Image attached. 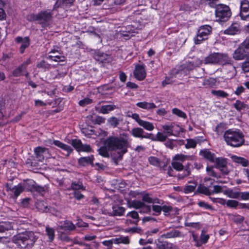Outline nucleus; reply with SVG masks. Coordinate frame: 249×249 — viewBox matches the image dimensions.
Here are the masks:
<instances>
[{
	"label": "nucleus",
	"mask_w": 249,
	"mask_h": 249,
	"mask_svg": "<svg viewBox=\"0 0 249 249\" xmlns=\"http://www.w3.org/2000/svg\"><path fill=\"white\" fill-rule=\"evenodd\" d=\"M123 137H109L105 142L104 146L101 147L99 149V154L104 157H108L109 154L108 150L112 151L118 150V157L115 159L116 164H117V160L122 159L123 156L127 152V148L129 145L128 141V134L124 133Z\"/></svg>",
	"instance_id": "1"
},
{
	"label": "nucleus",
	"mask_w": 249,
	"mask_h": 249,
	"mask_svg": "<svg viewBox=\"0 0 249 249\" xmlns=\"http://www.w3.org/2000/svg\"><path fill=\"white\" fill-rule=\"evenodd\" d=\"M223 138L228 145L239 147L245 143V136L242 131L237 128H230L226 130Z\"/></svg>",
	"instance_id": "2"
},
{
	"label": "nucleus",
	"mask_w": 249,
	"mask_h": 249,
	"mask_svg": "<svg viewBox=\"0 0 249 249\" xmlns=\"http://www.w3.org/2000/svg\"><path fill=\"white\" fill-rule=\"evenodd\" d=\"M36 236L31 231L18 233L13 237V242L21 249H31L37 239Z\"/></svg>",
	"instance_id": "3"
},
{
	"label": "nucleus",
	"mask_w": 249,
	"mask_h": 249,
	"mask_svg": "<svg viewBox=\"0 0 249 249\" xmlns=\"http://www.w3.org/2000/svg\"><path fill=\"white\" fill-rule=\"evenodd\" d=\"M214 14L217 22L225 23L230 19L232 13L229 6L224 4H219L216 7Z\"/></svg>",
	"instance_id": "4"
},
{
	"label": "nucleus",
	"mask_w": 249,
	"mask_h": 249,
	"mask_svg": "<svg viewBox=\"0 0 249 249\" xmlns=\"http://www.w3.org/2000/svg\"><path fill=\"white\" fill-rule=\"evenodd\" d=\"M232 58L229 56L227 54L218 53V65H222L227 67L229 71H226L228 76L227 78H232L236 74L235 67L233 65Z\"/></svg>",
	"instance_id": "5"
},
{
	"label": "nucleus",
	"mask_w": 249,
	"mask_h": 249,
	"mask_svg": "<svg viewBox=\"0 0 249 249\" xmlns=\"http://www.w3.org/2000/svg\"><path fill=\"white\" fill-rule=\"evenodd\" d=\"M212 28L210 25H204L201 26L198 31L196 37L195 38V42L196 44H199L204 40L208 38V36L212 33Z\"/></svg>",
	"instance_id": "6"
},
{
	"label": "nucleus",
	"mask_w": 249,
	"mask_h": 249,
	"mask_svg": "<svg viewBox=\"0 0 249 249\" xmlns=\"http://www.w3.org/2000/svg\"><path fill=\"white\" fill-rule=\"evenodd\" d=\"M34 152L35 159L31 161V165L32 166H36V160L42 162L45 158H48L49 150L48 149L45 147L38 146L35 148Z\"/></svg>",
	"instance_id": "7"
},
{
	"label": "nucleus",
	"mask_w": 249,
	"mask_h": 249,
	"mask_svg": "<svg viewBox=\"0 0 249 249\" xmlns=\"http://www.w3.org/2000/svg\"><path fill=\"white\" fill-rule=\"evenodd\" d=\"M53 13L50 10H42L38 13V23L44 27L49 25L53 18Z\"/></svg>",
	"instance_id": "8"
},
{
	"label": "nucleus",
	"mask_w": 249,
	"mask_h": 249,
	"mask_svg": "<svg viewBox=\"0 0 249 249\" xmlns=\"http://www.w3.org/2000/svg\"><path fill=\"white\" fill-rule=\"evenodd\" d=\"M215 167L219 169L221 172L224 175H228L229 173L227 167V159L224 157L216 158L214 160Z\"/></svg>",
	"instance_id": "9"
},
{
	"label": "nucleus",
	"mask_w": 249,
	"mask_h": 249,
	"mask_svg": "<svg viewBox=\"0 0 249 249\" xmlns=\"http://www.w3.org/2000/svg\"><path fill=\"white\" fill-rule=\"evenodd\" d=\"M249 54V51L240 45L234 51L233 54V58L236 60H243L247 57Z\"/></svg>",
	"instance_id": "10"
},
{
	"label": "nucleus",
	"mask_w": 249,
	"mask_h": 249,
	"mask_svg": "<svg viewBox=\"0 0 249 249\" xmlns=\"http://www.w3.org/2000/svg\"><path fill=\"white\" fill-rule=\"evenodd\" d=\"M249 12V0H242L240 1L239 15L242 20H247L249 18V14H246Z\"/></svg>",
	"instance_id": "11"
},
{
	"label": "nucleus",
	"mask_w": 249,
	"mask_h": 249,
	"mask_svg": "<svg viewBox=\"0 0 249 249\" xmlns=\"http://www.w3.org/2000/svg\"><path fill=\"white\" fill-rule=\"evenodd\" d=\"M171 237V233L167 232L161 235L157 243V247L159 249H168L169 247V243L167 239Z\"/></svg>",
	"instance_id": "12"
},
{
	"label": "nucleus",
	"mask_w": 249,
	"mask_h": 249,
	"mask_svg": "<svg viewBox=\"0 0 249 249\" xmlns=\"http://www.w3.org/2000/svg\"><path fill=\"white\" fill-rule=\"evenodd\" d=\"M196 66L192 61H188L180 66V69L177 72V74L187 75L189 74L190 71L193 70Z\"/></svg>",
	"instance_id": "13"
},
{
	"label": "nucleus",
	"mask_w": 249,
	"mask_h": 249,
	"mask_svg": "<svg viewBox=\"0 0 249 249\" xmlns=\"http://www.w3.org/2000/svg\"><path fill=\"white\" fill-rule=\"evenodd\" d=\"M134 75L138 80H143L146 76L145 66L143 65H136L134 71Z\"/></svg>",
	"instance_id": "14"
},
{
	"label": "nucleus",
	"mask_w": 249,
	"mask_h": 249,
	"mask_svg": "<svg viewBox=\"0 0 249 249\" xmlns=\"http://www.w3.org/2000/svg\"><path fill=\"white\" fill-rule=\"evenodd\" d=\"M241 32L240 26L237 22L232 23L227 29L224 31V34L227 35H235Z\"/></svg>",
	"instance_id": "15"
},
{
	"label": "nucleus",
	"mask_w": 249,
	"mask_h": 249,
	"mask_svg": "<svg viewBox=\"0 0 249 249\" xmlns=\"http://www.w3.org/2000/svg\"><path fill=\"white\" fill-rule=\"evenodd\" d=\"M199 155L202 157L204 159L209 161L212 163H214V160L216 158L215 153L212 152L209 149H203L199 151Z\"/></svg>",
	"instance_id": "16"
},
{
	"label": "nucleus",
	"mask_w": 249,
	"mask_h": 249,
	"mask_svg": "<svg viewBox=\"0 0 249 249\" xmlns=\"http://www.w3.org/2000/svg\"><path fill=\"white\" fill-rule=\"evenodd\" d=\"M202 62L205 65H218V53H213L210 54L202 61Z\"/></svg>",
	"instance_id": "17"
},
{
	"label": "nucleus",
	"mask_w": 249,
	"mask_h": 249,
	"mask_svg": "<svg viewBox=\"0 0 249 249\" xmlns=\"http://www.w3.org/2000/svg\"><path fill=\"white\" fill-rule=\"evenodd\" d=\"M16 41L18 43H20L19 47V52L20 53H23L26 48H28L30 45V39L28 37L24 38L18 36L15 38Z\"/></svg>",
	"instance_id": "18"
},
{
	"label": "nucleus",
	"mask_w": 249,
	"mask_h": 249,
	"mask_svg": "<svg viewBox=\"0 0 249 249\" xmlns=\"http://www.w3.org/2000/svg\"><path fill=\"white\" fill-rule=\"evenodd\" d=\"M57 229L58 231L61 230L66 231H71L75 229V226L71 221L65 220L63 222H60Z\"/></svg>",
	"instance_id": "19"
},
{
	"label": "nucleus",
	"mask_w": 249,
	"mask_h": 249,
	"mask_svg": "<svg viewBox=\"0 0 249 249\" xmlns=\"http://www.w3.org/2000/svg\"><path fill=\"white\" fill-rule=\"evenodd\" d=\"M133 206L135 209H139L141 213H148L151 211L150 206L146 205L140 201H134L133 202Z\"/></svg>",
	"instance_id": "20"
},
{
	"label": "nucleus",
	"mask_w": 249,
	"mask_h": 249,
	"mask_svg": "<svg viewBox=\"0 0 249 249\" xmlns=\"http://www.w3.org/2000/svg\"><path fill=\"white\" fill-rule=\"evenodd\" d=\"M49 53L51 54L49 55L48 58L55 62H64L66 60V58L64 56L59 55L60 53L58 51L52 50Z\"/></svg>",
	"instance_id": "21"
},
{
	"label": "nucleus",
	"mask_w": 249,
	"mask_h": 249,
	"mask_svg": "<svg viewBox=\"0 0 249 249\" xmlns=\"http://www.w3.org/2000/svg\"><path fill=\"white\" fill-rule=\"evenodd\" d=\"M112 212H108V215L110 216L123 215L125 211V208L118 205H115L112 207Z\"/></svg>",
	"instance_id": "22"
},
{
	"label": "nucleus",
	"mask_w": 249,
	"mask_h": 249,
	"mask_svg": "<svg viewBox=\"0 0 249 249\" xmlns=\"http://www.w3.org/2000/svg\"><path fill=\"white\" fill-rule=\"evenodd\" d=\"M94 160V158L93 155L81 157L78 159V163L82 166H85L87 164H90L92 166H93Z\"/></svg>",
	"instance_id": "23"
},
{
	"label": "nucleus",
	"mask_w": 249,
	"mask_h": 249,
	"mask_svg": "<svg viewBox=\"0 0 249 249\" xmlns=\"http://www.w3.org/2000/svg\"><path fill=\"white\" fill-rule=\"evenodd\" d=\"M13 229L12 223L8 221L0 222V240L4 236L3 233L6 231Z\"/></svg>",
	"instance_id": "24"
},
{
	"label": "nucleus",
	"mask_w": 249,
	"mask_h": 249,
	"mask_svg": "<svg viewBox=\"0 0 249 249\" xmlns=\"http://www.w3.org/2000/svg\"><path fill=\"white\" fill-rule=\"evenodd\" d=\"M53 143L54 144L62 149L64 150L66 152V156L67 157H68L70 153L72 151L73 149L69 145H68L62 142H61L59 141L58 140H55L53 141Z\"/></svg>",
	"instance_id": "25"
},
{
	"label": "nucleus",
	"mask_w": 249,
	"mask_h": 249,
	"mask_svg": "<svg viewBox=\"0 0 249 249\" xmlns=\"http://www.w3.org/2000/svg\"><path fill=\"white\" fill-rule=\"evenodd\" d=\"M162 128L163 129L162 132H158V133L162 135L161 141V142H164L169 136H171V126L168 125H162Z\"/></svg>",
	"instance_id": "26"
},
{
	"label": "nucleus",
	"mask_w": 249,
	"mask_h": 249,
	"mask_svg": "<svg viewBox=\"0 0 249 249\" xmlns=\"http://www.w3.org/2000/svg\"><path fill=\"white\" fill-rule=\"evenodd\" d=\"M130 133L131 135L135 138L143 139L144 138V137H148V136H145L146 133L144 131L143 129L140 127L133 128Z\"/></svg>",
	"instance_id": "27"
},
{
	"label": "nucleus",
	"mask_w": 249,
	"mask_h": 249,
	"mask_svg": "<svg viewBox=\"0 0 249 249\" xmlns=\"http://www.w3.org/2000/svg\"><path fill=\"white\" fill-rule=\"evenodd\" d=\"M203 85L206 88H214L217 85L216 79L213 77L205 79L203 82Z\"/></svg>",
	"instance_id": "28"
},
{
	"label": "nucleus",
	"mask_w": 249,
	"mask_h": 249,
	"mask_svg": "<svg viewBox=\"0 0 249 249\" xmlns=\"http://www.w3.org/2000/svg\"><path fill=\"white\" fill-rule=\"evenodd\" d=\"M36 209L40 212H47L49 211L46 202L43 200H37L36 202Z\"/></svg>",
	"instance_id": "29"
},
{
	"label": "nucleus",
	"mask_w": 249,
	"mask_h": 249,
	"mask_svg": "<svg viewBox=\"0 0 249 249\" xmlns=\"http://www.w3.org/2000/svg\"><path fill=\"white\" fill-rule=\"evenodd\" d=\"M136 106L140 108L146 110L155 108L157 107L153 103H148L146 102H141L136 104Z\"/></svg>",
	"instance_id": "30"
},
{
	"label": "nucleus",
	"mask_w": 249,
	"mask_h": 249,
	"mask_svg": "<svg viewBox=\"0 0 249 249\" xmlns=\"http://www.w3.org/2000/svg\"><path fill=\"white\" fill-rule=\"evenodd\" d=\"M116 108H117V107L113 105H104L101 106L98 112L102 114H107Z\"/></svg>",
	"instance_id": "31"
},
{
	"label": "nucleus",
	"mask_w": 249,
	"mask_h": 249,
	"mask_svg": "<svg viewBox=\"0 0 249 249\" xmlns=\"http://www.w3.org/2000/svg\"><path fill=\"white\" fill-rule=\"evenodd\" d=\"M234 107L239 112L244 111L248 107V105L239 100H237L233 105Z\"/></svg>",
	"instance_id": "32"
},
{
	"label": "nucleus",
	"mask_w": 249,
	"mask_h": 249,
	"mask_svg": "<svg viewBox=\"0 0 249 249\" xmlns=\"http://www.w3.org/2000/svg\"><path fill=\"white\" fill-rule=\"evenodd\" d=\"M127 216H129L134 219L133 222L131 220H126V222L127 224L134 223L136 224L139 221V214L138 212L136 211H132L129 212L127 214Z\"/></svg>",
	"instance_id": "33"
},
{
	"label": "nucleus",
	"mask_w": 249,
	"mask_h": 249,
	"mask_svg": "<svg viewBox=\"0 0 249 249\" xmlns=\"http://www.w3.org/2000/svg\"><path fill=\"white\" fill-rule=\"evenodd\" d=\"M197 192L200 194H203L207 196L212 195L211 191L208 187L204 185H200L198 186Z\"/></svg>",
	"instance_id": "34"
},
{
	"label": "nucleus",
	"mask_w": 249,
	"mask_h": 249,
	"mask_svg": "<svg viewBox=\"0 0 249 249\" xmlns=\"http://www.w3.org/2000/svg\"><path fill=\"white\" fill-rule=\"evenodd\" d=\"M226 124L225 123H220L218 124L215 127L214 131L216 132L217 135H220L224 133V130L226 129Z\"/></svg>",
	"instance_id": "35"
},
{
	"label": "nucleus",
	"mask_w": 249,
	"mask_h": 249,
	"mask_svg": "<svg viewBox=\"0 0 249 249\" xmlns=\"http://www.w3.org/2000/svg\"><path fill=\"white\" fill-rule=\"evenodd\" d=\"M218 0H200V3L202 5H208L211 8H214L216 9V7L218 4L217 2Z\"/></svg>",
	"instance_id": "36"
},
{
	"label": "nucleus",
	"mask_w": 249,
	"mask_h": 249,
	"mask_svg": "<svg viewBox=\"0 0 249 249\" xmlns=\"http://www.w3.org/2000/svg\"><path fill=\"white\" fill-rule=\"evenodd\" d=\"M36 67L46 71L51 69V65L44 60H41L37 63Z\"/></svg>",
	"instance_id": "37"
},
{
	"label": "nucleus",
	"mask_w": 249,
	"mask_h": 249,
	"mask_svg": "<svg viewBox=\"0 0 249 249\" xmlns=\"http://www.w3.org/2000/svg\"><path fill=\"white\" fill-rule=\"evenodd\" d=\"M198 206L199 208H202L205 210H208L210 211H214V208L211 205L206 202L204 201L200 200L197 203Z\"/></svg>",
	"instance_id": "38"
},
{
	"label": "nucleus",
	"mask_w": 249,
	"mask_h": 249,
	"mask_svg": "<svg viewBox=\"0 0 249 249\" xmlns=\"http://www.w3.org/2000/svg\"><path fill=\"white\" fill-rule=\"evenodd\" d=\"M141 122L139 125L148 131H152L154 129V126L152 123L142 120Z\"/></svg>",
	"instance_id": "39"
},
{
	"label": "nucleus",
	"mask_w": 249,
	"mask_h": 249,
	"mask_svg": "<svg viewBox=\"0 0 249 249\" xmlns=\"http://www.w3.org/2000/svg\"><path fill=\"white\" fill-rule=\"evenodd\" d=\"M24 190V188L20 185L14 186L12 192L14 193V198L16 199Z\"/></svg>",
	"instance_id": "40"
},
{
	"label": "nucleus",
	"mask_w": 249,
	"mask_h": 249,
	"mask_svg": "<svg viewBox=\"0 0 249 249\" xmlns=\"http://www.w3.org/2000/svg\"><path fill=\"white\" fill-rule=\"evenodd\" d=\"M114 243L117 244L120 243L128 244L129 243V239L128 236H121L118 238L114 239Z\"/></svg>",
	"instance_id": "41"
},
{
	"label": "nucleus",
	"mask_w": 249,
	"mask_h": 249,
	"mask_svg": "<svg viewBox=\"0 0 249 249\" xmlns=\"http://www.w3.org/2000/svg\"><path fill=\"white\" fill-rule=\"evenodd\" d=\"M211 93L212 94L218 97L227 98L229 96L228 93L222 90H212Z\"/></svg>",
	"instance_id": "42"
},
{
	"label": "nucleus",
	"mask_w": 249,
	"mask_h": 249,
	"mask_svg": "<svg viewBox=\"0 0 249 249\" xmlns=\"http://www.w3.org/2000/svg\"><path fill=\"white\" fill-rule=\"evenodd\" d=\"M142 200L148 203H160L158 199H153L150 197L148 194H144L142 196Z\"/></svg>",
	"instance_id": "43"
},
{
	"label": "nucleus",
	"mask_w": 249,
	"mask_h": 249,
	"mask_svg": "<svg viewBox=\"0 0 249 249\" xmlns=\"http://www.w3.org/2000/svg\"><path fill=\"white\" fill-rule=\"evenodd\" d=\"M145 136H148V137H144L146 139H150L153 141H161V138L162 137V135L160 133H157L156 136H154L151 133H146Z\"/></svg>",
	"instance_id": "44"
},
{
	"label": "nucleus",
	"mask_w": 249,
	"mask_h": 249,
	"mask_svg": "<svg viewBox=\"0 0 249 249\" xmlns=\"http://www.w3.org/2000/svg\"><path fill=\"white\" fill-rule=\"evenodd\" d=\"M172 113L176 115L178 117L182 118L184 119L187 118L186 113L178 108H174L172 109Z\"/></svg>",
	"instance_id": "45"
},
{
	"label": "nucleus",
	"mask_w": 249,
	"mask_h": 249,
	"mask_svg": "<svg viewBox=\"0 0 249 249\" xmlns=\"http://www.w3.org/2000/svg\"><path fill=\"white\" fill-rule=\"evenodd\" d=\"M120 121V120L115 117H111L107 119L108 123L114 128L118 126Z\"/></svg>",
	"instance_id": "46"
},
{
	"label": "nucleus",
	"mask_w": 249,
	"mask_h": 249,
	"mask_svg": "<svg viewBox=\"0 0 249 249\" xmlns=\"http://www.w3.org/2000/svg\"><path fill=\"white\" fill-rule=\"evenodd\" d=\"M236 162L242 165L243 167H247L249 165V160L246 159L241 157H237L235 160Z\"/></svg>",
	"instance_id": "47"
},
{
	"label": "nucleus",
	"mask_w": 249,
	"mask_h": 249,
	"mask_svg": "<svg viewBox=\"0 0 249 249\" xmlns=\"http://www.w3.org/2000/svg\"><path fill=\"white\" fill-rule=\"evenodd\" d=\"M239 202L235 200L229 199L226 201L227 207L230 208L237 209Z\"/></svg>",
	"instance_id": "48"
},
{
	"label": "nucleus",
	"mask_w": 249,
	"mask_h": 249,
	"mask_svg": "<svg viewBox=\"0 0 249 249\" xmlns=\"http://www.w3.org/2000/svg\"><path fill=\"white\" fill-rule=\"evenodd\" d=\"M46 234L49 237V239L50 241H53L54 239V230L53 229L46 227Z\"/></svg>",
	"instance_id": "49"
},
{
	"label": "nucleus",
	"mask_w": 249,
	"mask_h": 249,
	"mask_svg": "<svg viewBox=\"0 0 249 249\" xmlns=\"http://www.w3.org/2000/svg\"><path fill=\"white\" fill-rule=\"evenodd\" d=\"M92 122L94 124H101L105 122V118L102 116H95L92 117Z\"/></svg>",
	"instance_id": "50"
},
{
	"label": "nucleus",
	"mask_w": 249,
	"mask_h": 249,
	"mask_svg": "<svg viewBox=\"0 0 249 249\" xmlns=\"http://www.w3.org/2000/svg\"><path fill=\"white\" fill-rule=\"evenodd\" d=\"M197 145V143L196 141L193 139H189L187 140V143L185 144V147L187 149L189 148H195Z\"/></svg>",
	"instance_id": "51"
},
{
	"label": "nucleus",
	"mask_w": 249,
	"mask_h": 249,
	"mask_svg": "<svg viewBox=\"0 0 249 249\" xmlns=\"http://www.w3.org/2000/svg\"><path fill=\"white\" fill-rule=\"evenodd\" d=\"M108 58V55L102 52H98L96 55V59L102 62L107 60Z\"/></svg>",
	"instance_id": "52"
},
{
	"label": "nucleus",
	"mask_w": 249,
	"mask_h": 249,
	"mask_svg": "<svg viewBox=\"0 0 249 249\" xmlns=\"http://www.w3.org/2000/svg\"><path fill=\"white\" fill-rule=\"evenodd\" d=\"M148 161L153 165L156 166H159L160 165V160L156 157L151 156L149 157Z\"/></svg>",
	"instance_id": "53"
},
{
	"label": "nucleus",
	"mask_w": 249,
	"mask_h": 249,
	"mask_svg": "<svg viewBox=\"0 0 249 249\" xmlns=\"http://www.w3.org/2000/svg\"><path fill=\"white\" fill-rule=\"evenodd\" d=\"M191 174L190 169L189 167L185 168L182 173L178 174V178L179 179H183L184 178L189 176Z\"/></svg>",
	"instance_id": "54"
},
{
	"label": "nucleus",
	"mask_w": 249,
	"mask_h": 249,
	"mask_svg": "<svg viewBox=\"0 0 249 249\" xmlns=\"http://www.w3.org/2000/svg\"><path fill=\"white\" fill-rule=\"evenodd\" d=\"M71 145L74 147L77 151H80V148L82 146V142L80 140L73 139L72 140Z\"/></svg>",
	"instance_id": "55"
},
{
	"label": "nucleus",
	"mask_w": 249,
	"mask_h": 249,
	"mask_svg": "<svg viewBox=\"0 0 249 249\" xmlns=\"http://www.w3.org/2000/svg\"><path fill=\"white\" fill-rule=\"evenodd\" d=\"M4 6V3L2 0H0V20L5 19L6 15L2 7Z\"/></svg>",
	"instance_id": "56"
},
{
	"label": "nucleus",
	"mask_w": 249,
	"mask_h": 249,
	"mask_svg": "<svg viewBox=\"0 0 249 249\" xmlns=\"http://www.w3.org/2000/svg\"><path fill=\"white\" fill-rule=\"evenodd\" d=\"M206 171L209 176L217 178H220V176H217L216 173L213 170V166H207L206 168Z\"/></svg>",
	"instance_id": "57"
},
{
	"label": "nucleus",
	"mask_w": 249,
	"mask_h": 249,
	"mask_svg": "<svg viewBox=\"0 0 249 249\" xmlns=\"http://www.w3.org/2000/svg\"><path fill=\"white\" fill-rule=\"evenodd\" d=\"M196 185H185L183 189V192L185 194H189L194 192L196 189Z\"/></svg>",
	"instance_id": "58"
},
{
	"label": "nucleus",
	"mask_w": 249,
	"mask_h": 249,
	"mask_svg": "<svg viewBox=\"0 0 249 249\" xmlns=\"http://www.w3.org/2000/svg\"><path fill=\"white\" fill-rule=\"evenodd\" d=\"M26 71L23 68L21 67V66H19L16 69H15L13 71V75L15 77L19 76L21 72Z\"/></svg>",
	"instance_id": "59"
},
{
	"label": "nucleus",
	"mask_w": 249,
	"mask_h": 249,
	"mask_svg": "<svg viewBox=\"0 0 249 249\" xmlns=\"http://www.w3.org/2000/svg\"><path fill=\"white\" fill-rule=\"evenodd\" d=\"M36 183L33 180H29L25 183V187L29 190L33 191V188L36 185Z\"/></svg>",
	"instance_id": "60"
},
{
	"label": "nucleus",
	"mask_w": 249,
	"mask_h": 249,
	"mask_svg": "<svg viewBox=\"0 0 249 249\" xmlns=\"http://www.w3.org/2000/svg\"><path fill=\"white\" fill-rule=\"evenodd\" d=\"M71 188L73 190H78L79 189H83V186L81 182H73L71 184Z\"/></svg>",
	"instance_id": "61"
},
{
	"label": "nucleus",
	"mask_w": 249,
	"mask_h": 249,
	"mask_svg": "<svg viewBox=\"0 0 249 249\" xmlns=\"http://www.w3.org/2000/svg\"><path fill=\"white\" fill-rule=\"evenodd\" d=\"M232 220L236 224H240L244 220V217L239 214H236L233 215Z\"/></svg>",
	"instance_id": "62"
},
{
	"label": "nucleus",
	"mask_w": 249,
	"mask_h": 249,
	"mask_svg": "<svg viewBox=\"0 0 249 249\" xmlns=\"http://www.w3.org/2000/svg\"><path fill=\"white\" fill-rule=\"evenodd\" d=\"M241 192H233L232 191H231L229 196L231 198H236L240 200V198H241Z\"/></svg>",
	"instance_id": "63"
},
{
	"label": "nucleus",
	"mask_w": 249,
	"mask_h": 249,
	"mask_svg": "<svg viewBox=\"0 0 249 249\" xmlns=\"http://www.w3.org/2000/svg\"><path fill=\"white\" fill-rule=\"evenodd\" d=\"M172 168L178 171H181L183 169V166L182 164L180 162L174 161L172 162Z\"/></svg>",
	"instance_id": "64"
}]
</instances>
